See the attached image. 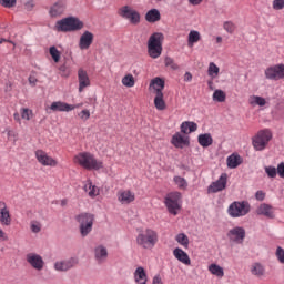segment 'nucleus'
<instances>
[{"label":"nucleus","instance_id":"nucleus-1","mask_svg":"<svg viewBox=\"0 0 284 284\" xmlns=\"http://www.w3.org/2000/svg\"><path fill=\"white\" fill-rule=\"evenodd\" d=\"M73 163L80 165L84 170H101L103 169V162L97 160L94 154L83 151L73 156Z\"/></svg>","mask_w":284,"mask_h":284},{"label":"nucleus","instance_id":"nucleus-2","mask_svg":"<svg viewBox=\"0 0 284 284\" xmlns=\"http://www.w3.org/2000/svg\"><path fill=\"white\" fill-rule=\"evenodd\" d=\"M159 243V232L154 229H144L136 235V245L142 250H154Z\"/></svg>","mask_w":284,"mask_h":284},{"label":"nucleus","instance_id":"nucleus-3","mask_svg":"<svg viewBox=\"0 0 284 284\" xmlns=\"http://www.w3.org/2000/svg\"><path fill=\"white\" fill-rule=\"evenodd\" d=\"M163 41L165 36L162 32H154L148 40V54L151 59H159L163 54Z\"/></svg>","mask_w":284,"mask_h":284},{"label":"nucleus","instance_id":"nucleus-4","mask_svg":"<svg viewBox=\"0 0 284 284\" xmlns=\"http://www.w3.org/2000/svg\"><path fill=\"white\" fill-rule=\"evenodd\" d=\"M83 21L77 17H68L55 22L54 30L57 32H77L83 30Z\"/></svg>","mask_w":284,"mask_h":284},{"label":"nucleus","instance_id":"nucleus-5","mask_svg":"<svg viewBox=\"0 0 284 284\" xmlns=\"http://www.w3.org/2000/svg\"><path fill=\"white\" fill-rule=\"evenodd\" d=\"M182 199L183 195L179 191L166 194V196L164 197V205L169 214H172L173 216H176V214H179V210H181V205L183 203Z\"/></svg>","mask_w":284,"mask_h":284},{"label":"nucleus","instance_id":"nucleus-6","mask_svg":"<svg viewBox=\"0 0 284 284\" xmlns=\"http://www.w3.org/2000/svg\"><path fill=\"white\" fill-rule=\"evenodd\" d=\"M252 206L247 201H235L231 203L227 207V214L231 219H241L247 216V213L251 212Z\"/></svg>","mask_w":284,"mask_h":284},{"label":"nucleus","instance_id":"nucleus-7","mask_svg":"<svg viewBox=\"0 0 284 284\" xmlns=\"http://www.w3.org/2000/svg\"><path fill=\"white\" fill-rule=\"evenodd\" d=\"M272 141V131L264 129L252 138V145L256 152H263Z\"/></svg>","mask_w":284,"mask_h":284},{"label":"nucleus","instance_id":"nucleus-8","mask_svg":"<svg viewBox=\"0 0 284 284\" xmlns=\"http://www.w3.org/2000/svg\"><path fill=\"white\" fill-rule=\"evenodd\" d=\"M118 14L121 19L129 21L131 26H139L141 23V13L132 8L130 4L122 6L118 9Z\"/></svg>","mask_w":284,"mask_h":284},{"label":"nucleus","instance_id":"nucleus-9","mask_svg":"<svg viewBox=\"0 0 284 284\" xmlns=\"http://www.w3.org/2000/svg\"><path fill=\"white\" fill-rule=\"evenodd\" d=\"M75 221H78L80 225V234L85 237L90 232H92V227L94 225V214L92 213H80L75 216Z\"/></svg>","mask_w":284,"mask_h":284},{"label":"nucleus","instance_id":"nucleus-10","mask_svg":"<svg viewBox=\"0 0 284 284\" xmlns=\"http://www.w3.org/2000/svg\"><path fill=\"white\" fill-rule=\"evenodd\" d=\"M264 74L270 81H281V79H284V64L271 65L265 69Z\"/></svg>","mask_w":284,"mask_h":284},{"label":"nucleus","instance_id":"nucleus-11","mask_svg":"<svg viewBox=\"0 0 284 284\" xmlns=\"http://www.w3.org/2000/svg\"><path fill=\"white\" fill-rule=\"evenodd\" d=\"M36 159L38 163L44 168H57V165H59V161H57V159L52 158L48 152L41 149L36 151Z\"/></svg>","mask_w":284,"mask_h":284},{"label":"nucleus","instance_id":"nucleus-12","mask_svg":"<svg viewBox=\"0 0 284 284\" xmlns=\"http://www.w3.org/2000/svg\"><path fill=\"white\" fill-rule=\"evenodd\" d=\"M227 187V173H222L220 178L212 182L207 187L209 194H216V192H223Z\"/></svg>","mask_w":284,"mask_h":284},{"label":"nucleus","instance_id":"nucleus-13","mask_svg":"<svg viewBox=\"0 0 284 284\" xmlns=\"http://www.w3.org/2000/svg\"><path fill=\"white\" fill-rule=\"evenodd\" d=\"M26 261L37 272H41L43 267H45V262L43 261V257L37 253L27 254Z\"/></svg>","mask_w":284,"mask_h":284},{"label":"nucleus","instance_id":"nucleus-14","mask_svg":"<svg viewBox=\"0 0 284 284\" xmlns=\"http://www.w3.org/2000/svg\"><path fill=\"white\" fill-rule=\"evenodd\" d=\"M67 8L68 4L65 3V0H59L50 7L49 16L51 19H59V17H63V14H65Z\"/></svg>","mask_w":284,"mask_h":284},{"label":"nucleus","instance_id":"nucleus-15","mask_svg":"<svg viewBox=\"0 0 284 284\" xmlns=\"http://www.w3.org/2000/svg\"><path fill=\"white\" fill-rule=\"evenodd\" d=\"M226 236L232 243L241 244L245 241V230L243 226H235L227 232Z\"/></svg>","mask_w":284,"mask_h":284},{"label":"nucleus","instance_id":"nucleus-16","mask_svg":"<svg viewBox=\"0 0 284 284\" xmlns=\"http://www.w3.org/2000/svg\"><path fill=\"white\" fill-rule=\"evenodd\" d=\"M81 105H83V103L68 104L62 101H55L51 103L49 109L51 110V112H72V110H77V108H81Z\"/></svg>","mask_w":284,"mask_h":284},{"label":"nucleus","instance_id":"nucleus-17","mask_svg":"<svg viewBox=\"0 0 284 284\" xmlns=\"http://www.w3.org/2000/svg\"><path fill=\"white\" fill-rule=\"evenodd\" d=\"M79 265V260L77 257H71L69 260H62L54 263V271L55 272H68V270H72Z\"/></svg>","mask_w":284,"mask_h":284},{"label":"nucleus","instance_id":"nucleus-18","mask_svg":"<svg viewBox=\"0 0 284 284\" xmlns=\"http://www.w3.org/2000/svg\"><path fill=\"white\" fill-rule=\"evenodd\" d=\"M0 223L7 227L12 225V215H10V209L3 201H0Z\"/></svg>","mask_w":284,"mask_h":284},{"label":"nucleus","instance_id":"nucleus-19","mask_svg":"<svg viewBox=\"0 0 284 284\" xmlns=\"http://www.w3.org/2000/svg\"><path fill=\"white\" fill-rule=\"evenodd\" d=\"M256 214H258V216H265L266 219H276V207L267 203H262L257 207Z\"/></svg>","mask_w":284,"mask_h":284},{"label":"nucleus","instance_id":"nucleus-20","mask_svg":"<svg viewBox=\"0 0 284 284\" xmlns=\"http://www.w3.org/2000/svg\"><path fill=\"white\" fill-rule=\"evenodd\" d=\"M94 43V33L90 31H84L79 41V48L80 50H90V45Z\"/></svg>","mask_w":284,"mask_h":284},{"label":"nucleus","instance_id":"nucleus-21","mask_svg":"<svg viewBox=\"0 0 284 284\" xmlns=\"http://www.w3.org/2000/svg\"><path fill=\"white\" fill-rule=\"evenodd\" d=\"M171 144L174 145V148L183 150L185 145H190V138L181 134V132H176L171 139Z\"/></svg>","mask_w":284,"mask_h":284},{"label":"nucleus","instance_id":"nucleus-22","mask_svg":"<svg viewBox=\"0 0 284 284\" xmlns=\"http://www.w3.org/2000/svg\"><path fill=\"white\" fill-rule=\"evenodd\" d=\"M136 196L134 195V192L130 190H121L118 192V201L122 205H130V203H134V200Z\"/></svg>","mask_w":284,"mask_h":284},{"label":"nucleus","instance_id":"nucleus-23","mask_svg":"<svg viewBox=\"0 0 284 284\" xmlns=\"http://www.w3.org/2000/svg\"><path fill=\"white\" fill-rule=\"evenodd\" d=\"M173 256L174 258H176V261H179L183 265H186V266L192 265V260L190 258V255H187V253L183 251V248L181 247H176L173 250Z\"/></svg>","mask_w":284,"mask_h":284},{"label":"nucleus","instance_id":"nucleus-24","mask_svg":"<svg viewBox=\"0 0 284 284\" xmlns=\"http://www.w3.org/2000/svg\"><path fill=\"white\" fill-rule=\"evenodd\" d=\"M78 81H79V92H83L85 88H90V77L88 75V71L83 69H79Z\"/></svg>","mask_w":284,"mask_h":284},{"label":"nucleus","instance_id":"nucleus-25","mask_svg":"<svg viewBox=\"0 0 284 284\" xmlns=\"http://www.w3.org/2000/svg\"><path fill=\"white\" fill-rule=\"evenodd\" d=\"M134 282L138 284H148V273L143 266H139L133 273Z\"/></svg>","mask_w":284,"mask_h":284},{"label":"nucleus","instance_id":"nucleus-26","mask_svg":"<svg viewBox=\"0 0 284 284\" xmlns=\"http://www.w3.org/2000/svg\"><path fill=\"white\" fill-rule=\"evenodd\" d=\"M250 272L252 276H256V278H263L265 276V266L258 262L251 264Z\"/></svg>","mask_w":284,"mask_h":284},{"label":"nucleus","instance_id":"nucleus-27","mask_svg":"<svg viewBox=\"0 0 284 284\" xmlns=\"http://www.w3.org/2000/svg\"><path fill=\"white\" fill-rule=\"evenodd\" d=\"M226 163H227V168H230L231 170H234L239 168L241 163H243V158H241L239 153H233L226 159Z\"/></svg>","mask_w":284,"mask_h":284},{"label":"nucleus","instance_id":"nucleus-28","mask_svg":"<svg viewBox=\"0 0 284 284\" xmlns=\"http://www.w3.org/2000/svg\"><path fill=\"white\" fill-rule=\"evenodd\" d=\"M94 256L98 263H104V261L108 258V248H105L103 245L97 246L94 248Z\"/></svg>","mask_w":284,"mask_h":284},{"label":"nucleus","instance_id":"nucleus-29","mask_svg":"<svg viewBox=\"0 0 284 284\" xmlns=\"http://www.w3.org/2000/svg\"><path fill=\"white\" fill-rule=\"evenodd\" d=\"M84 192L88 193L90 199H94V197L99 196V194H100V190L98 189V186L92 184V181H90V180H88L84 183Z\"/></svg>","mask_w":284,"mask_h":284},{"label":"nucleus","instance_id":"nucleus-30","mask_svg":"<svg viewBox=\"0 0 284 284\" xmlns=\"http://www.w3.org/2000/svg\"><path fill=\"white\" fill-rule=\"evenodd\" d=\"M180 129L182 134H192V132H196V130H199V125L196 122L185 121L182 122Z\"/></svg>","mask_w":284,"mask_h":284},{"label":"nucleus","instance_id":"nucleus-31","mask_svg":"<svg viewBox=\"0 0 284 284\" xmlns=\"http://www.w3.org/2000/svg\"><path fill=\"white\" fill-rule=\"evenodd\" d=\"M248 105H252V108H256V105L263 108L267 105V100L261 95H251L248 97Z\"/></svg>","mask_w":284,"mask_h":284},{"label":"nucleus","instance_id":"nucleus-32","mask_svg":"<svg viewBox=\"0 0 284 284\" xmlns=\"http://www.w3.org/2000/svg\"><path fill=\"white\" fill-rule=\"evenodd\" d=\"M197 143H200L202 148H210V145L214 143V140L212 139V134L204 133L197 136Z\"/></svg>","mask_w":284,"mask_h":284},{"label":"nucleus","instance_id":"nucleus-33","mask_svg":"<svg viewBox=\"0 0 284 284\" xmlns=\"http://www.w3.org/2000/svg\"><path fill=\"white\" fill-rule=\"evenodd\" d=\"M145 21L148 23H156V21H161V12L158 9H151L145 14Z\"/></svg>","mask_w":284,"mask_h":284},{"label":"nucleus","instance_id":"nucleus-34","mask_svg":"<svg viewBox=\"0 0 284 284\" xmlns=\"http://www.w3.org/2000/svg\"><path fill=\"white\" fill-rule=\"evenodd\" d=\"M150 88H153L156 95L159 92H163V89L165 88V81H163L161 78H155L151 81Z\"/></svg>","mask_w":284,"mask_h":284},{"label":"nucleus","instance_id":"nucleus-35","mask_svg":"<svg viewBox=\"0 0 284 284\" xmlns=\"http://www.w3.org/2000/svg\"><path fill=\"white\" fill-rule=\"evenodd\" d=\"M199 41H201V32L196 30H191L187 37L189 48H192V45H194V43H199Z\"/></svg>","mask_w":284,"mask_h":284},{"label":"nucleus","instance_id":"nucleus-36","mask_svg":"<svg viewBox=\"0 0 284 284\" xmlns=\"http://www.w3.org/2000/svg\"><path fill=\"white\" fill-rule=\"evenodd\" d=\"M154 105L156 110L163 111L168 105L165 104V100H163V92L159 91L158 94H155L154 98Z\"/></svg>","mask_w":284,"mask_h":284},{"label":"nucleus","instance_id":"nucleus-37","mask_svg":"<svg viewBox=\"0 0 284 284\" xmlns=\"http://www.w3.org/2000/svg\"><path fill=\"white\" fill-rule=\"evenodd\" d=\"M209 272H211L213 276H217V278H223V276H225V271L217 264L209 265Z\"/></svg>","mask_w":284,"mask_h":284},{"label":"nucleus","instance_id":"nucleus-38","mask_svg":"<svg viewBox=\"0 0 284 284\" xmlns=\"http://www.w3.org/2000/svg\"><path fill=\"white\" fill-rule=\"evenodd\" d=\"M220 72H221V69L219 68V65H216V63L214 62L209 63L207 74L212 79V81H214V79L219 77Z\"/></svg>","mask_w":284,"mask_h":284},{"label":"nucleus","instance_id":"nucleus-39","mask_svg":"<svg viewBox=\"0 0 284 284\" xmlns=\"http://www.w3.org/2000/svg\"><path fill=\"white\" fill-rule=\"evenodd\" d=\"M122 85L124 88H134L136 85V80L134 79V75L132 73H129L122 78Z\"/></svg>","mask_w":284,"mask_h":284},{"label":"nucleus","instance_id":"nucleus-40","mask_svg":"<svg viewBox=\"0 0 284 284\" xmlns=\"http://www.w3.org/2000/svg\"><path fill=\"white\" fill-rule=\"evenodd\" d=\"M175 241L176 243H179V245H182V247H185V250H187V247H190V237H187L185 235V233H180L175 236Z\"/></svg>","mask_w":284,"mask_h":284},{"label":"nucleus","instance_id":"nucleus-41","mask_svg":"<svg viewBox=\"0 0 284 284\" xmlns=\"http://www.w3.org/2000/svg\"><path fill=\"white\" fill-rule=\"evenodd\" d=\"M173 181H174L175 185L179 187V190H187V180H185V178L175 175L173 178Z\"/></svg>","mask_w":284,"mask_h":284},{"label":"nucleus","instance_id":"nucleus-42","mask_svg":"<svg viewBox=\"0 0 284 284\" xmlns=\"http://www.w3.org/2000/svg\"><path fill=\"white\" fill-rule=\"evenodd\" d=\"M226 98L227 95L221 89L215 90L213 93V101H217V103H224Z\"/></svg>","mask_w":284,"mask_h":284},{"label":"nucleus","instance_id":"nucleus-43","mask_svg":"<svg viewBox=\"0 0 284 284\" xmlns=\"http://www.w3.org/2000/svg\"><path fill=\"white\" fill-rule=\"evenodd\" d=\"M49 54L53 59L54 63H59V61H61V51L58 50L57 47H50Z\"/></svg>","mask_w":284,"mask_h":284},{"label":"nucleus","instance_id":"nucleus-44","mask_svg":"<svg viewBox=\"0 0 284 284\" xmlns=\"http://www.w3.org/2000/svg\"><path fill=\"white\" fill-rule=\"evenodd\" d=\"M20 114H21V119H23L24 121H30V119H32V110L28 108L21 109Z\"/></svg>","mask_w":284,"mask_h":284},{"label":"nucleus","instance_id":"nucleus-45","mask_svg":"<svg viewBox=\"0 0 284 284\" xmlns=\"http://www.w3.org/2000/svg\"><path fill=\"white\" fill-rule=\"evenodd\" d=\"M223 28L229 34H234V30H236V24L232 21H226L223 23Z\"/></svg>","mask_w":284,"mask_h":284},{"label":"nucleus","instance_id":"nucleus-46","mask_svg":"<svg viewBox=\"0 0 284 284\" xmlns=\"http://www.w3.org/2000/svg\"><path fill=\"white\" fill-rule=\"evenodd\" d=\"M164 63L166 68H171V70H179V64L174 62V59L166 57L164 59Z\"/></svg>","mask_w":284,"mask_h":284},{"label":"nucleus","instance_id":"nucleus-47","mask_svg":"<svg viewBox=\"0 0 284 284\" xmlns=\"http://www.w3.org/2000/svg\"><path fill=\"white\" fill-rule=\"evenodd\" d=\"M264 170L268 179H276L277 171L274 166H265Z\"/></svg>","mask_w":284,"mask_h":284},{"label":"nucleus","instance_id":"nucleus-48","mask_svg":"<svg viewBox=\"0 0 284 284\" xmlns=\"http://www.w3.org/2000/svg\"><path fill=\"white\" fill-rule=\"evenodd\" d=\"M7 136H8V140L13 141V143H17V141H19V133H17V131L9 130L7 132Z\"/></svg>","mask_w":284,"mask_h":284},{"label":"nucleus","instance_id":"nucleus-49","mask_svg":"<svg viewBox=\"0 0 284 284\" xmlns=\"http://www.w3.org/2000/svg\"><path fill=\"white\" fill-rule=\"evenodd\" d=\"M0 6L3 8H14V6H17V0H0Z\"/></svg>","mask_w":284,"mask_h":284},{"label":"nucleus","instance_id":"nucleus-50","mask_svg":"<svg viewBox=\"0 0 284 284\" xmlns=\"http://www.w3.org/2000/svg\"><path fill=\"white\" fill-rule=\"evenodd\" d=\"M272 8H273V10H283L284 9V0H273Z\"/></svg>","mask_w":284,"mask_h":284},{"label":"nucleus","instance_id":"nucleus-51","mask_svg":"<svg viewBox=\"0 0 284 284\" xmlns=\"http://www.w3.org/2000/svg\"><path fill=\"white\" fill-rule=\"evenodd\" d=\"M277 260L280 261V263H282V265H284V250L283 247L278 246L276 248V253H275Z\"/></svg>","mask_w":284,"mask_h":284},{"label":"nucleus","instance_id":"nucleus-52","mask_svg":"<svg viewBox=\"0 0 284 284\" xmlns=\"http://www.w3.org/2000/svg\"><path fill=\"white\" fill-rule=\"evenodd\" d=\"M79 119H81V121H88V119H90V110H82L80 113H78Z\"/></svg>","mask_w":284,"mask_h":284},{"label":"nucleus","instance_id":"nucleus-53","mask_svg":"<svg viewBox=\"0 0 284 284\" xmlns=\"http://www.w3.org/2000/svg\"><path fill=\"white\" fill-rule=\"evenodd\" d=\"M31 232H33V234H39V232H41V223L32 222L31 223Z\"/></svg>","mask_w":284,"mask_h":284},{"label":"nucleus","instance_id":"nucleus-54","mask_svg":"<svg viewBox=\"0 0 284 284\" xmlns=\"http://www.w3.org/2000/svg\"><path fill=\"white\" fill-rule=\"evenodd\" d=\"M34 0H29L24 3V9L28 11V12H32V10H34Z\"/></svg>","mask_w":284,"mask_h":284},{"label":"nucleus","instance_id":"nucleus-55","mask_svg":"<svg viewBox=\"0 0 284 284\" xmlns=\"http://www.w3.org/2000/svg\"><path fill=\"white\" fill-rule=\"evenodd\" d=\"M276 172L281 179H284V162L277 165Z\"/></svg>","mask_w":284,"mask_h":284},{"label":"nucleus","instance_id":"nucleus-56","mask_svg":"<svg viewBox=\"0 0 284 284\" xmlns=\"http://www.w3.org/2000/svg\"><path fill=\"white\" fill-rule=\"evenodd\" d=\"M255 199H256V201H265V192H263V191H257V192L255 193Z\"/></svg>","mask_w":284,"mask_h":284},{"label":"nucleus","instance_id":"nucleus-57","mask_svg":"<svg viewBox=\"0 0 284 284\" xmlns=\"http://www.w3.org/2000/svg\"><path fill=\"white\" fill-rule=\"evenodd\" d=\"M38 82H39V80L37 79V75H34V74L29 75L30 85H32L34 88V85H37Z\"/></svg>","mask_w":284,"mask_h":284},{"label":"nucleus","instance_id":"nucleus-58","mask_svg":"<svg viewBox=\"0 0 284 284\" xmlns=\"http://www.w3.org/2000/svg\"><path fill=\"white\" fill-rule=\"evenodd\" d=\"M60 72H62V77H70V72L68 71V67L65 64L59 68Z\"/></svg>","mask_w":284,"mask_h":284},{"label":"nucleus","instance_id":"nucleus-59","mask_svg":"<svg viewBox=\"0 0 284 284\" xmlns=\"http://www.w3.org/2000/svg\"><path fill=\"white\" fill-rule=\"evenodd\" d=\"M152 284H163V280L161 278V275H155L152 280Z\"/></svg>","mask_w":284,"mask_h":284},{"label":"nucleus","instance_id":"nucleus-60","mask_svg":"<svg viewBox=\"0 0 284 284\" xmlns=\"http://www.w3.org/2000/svg\"><path fill=\"white\" fill-rule=\"evenodd\" d=\"M184 81H185L186 83H190V81H192V73H191V72H186V73L184 74Z\"/></svg>","mask_w":284,"mask_h":284},{"label":"nucleus","instance_id":"nucleus-61","mask_svg":"<svg viewBox=\"0 0 284 284\" xmlns=\"http://www.w3.org/2000/svg\"><path fill=\"white\" fill-rule=\"evenodd\" d=\"M192 6H200L203 0H189Z\"/></svg>","mask_w":284,"mask_h":284},{"label":"nucleus","instance_id":"nucleus-62","mask_svg":"<svg viewBox=\"0 0 284 284\" xmlns=\"http://www.w3.org/2000/svg\"><path fill=\"white\" fill-rule=\"evenodd\" d=\"M13 119H14V121H17L18 123H21V116L19 115V113H14V114H13Z\"/></svg>","mask_w":284,"mask_h":284},{"label":"nucleus","instance_id":"nucleus-63","mask_svg":"<svg viewBox=\"0 0 284 284\" xmlns=\"http://www.w3.org/2000/svg\"><path fill=\"white\" fill-rule=\"evenodd\" d=\"M216 43H223V38L221 36L216 37Z\"/></svg>","mask_w":284,"mask_h":284},{"label":"nucleus","instance_id":"nucleus-64","mask_svg":"<svg viewBox=\"0 0 284 284\" xmlns=\"http://www.w3.org/2000/svg\"><path fill=\"white\" fill-rule=\"evenodd\" d=\"M61 205H62V206L68 205V200H62V201H61Z\"/></svg>","mask_w":284,"mask_h":284}]
</instances>
